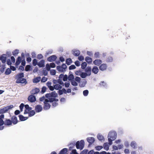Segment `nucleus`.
Segmentation results:
<instances>
[{
  "label": "nucleus",
  "mask_w": 154,
  "mask_h": 154,
  "mask_svg": "<svg viewBox=\"0 0 154 154\" xmlns=\"http://www.w3.org/2000/svg\"><path fill=\"white\" fill-rule=\"evenodd\" d=\"M14 107L12 105H11L5 107L3 108H0V119H3L5 117L4 114L8 112L9 110L12 109Z\"/></svg>",
  "instance_id": "1"
},
{
  "label": "nucleus",
  "mask_w": 154,
  "mask_h": 154,
  "mask_svg": "<svg viewBox=\"0 0 154 154\" xmlns=\"http://www.w3.org/2000/svg\"><path fill=\"white\" fill-rule=\"evenodd\" d=\"M84 70L85 72H83L82 73L83 75H82V77L84 79H85L87 76H89L91 75L92 70L91 66H88L87 68Z\"/></svg>",
  "instance_id": "2"
},
{
  "label": "nucleus",
  "mask_w": 154,
  "mask_h": 154,
  "mask_svg": "<svg viewBox=\"0 0 154 154\" xmlns=\"http://www.w3.org/2000/svg\"><path fill=\"white\" fill-rule=\"evenodd\" d=\"M85 142L84 140H82L80 141H78L76 142V147L77 149L82 150L84 148Z\"/></svg>",
  "instance_id": "3"
},
{
  "label": "nucleus",
  "mask_w": 154,
  "mask_h": 154,
  "mask_svg": "<svg viewBox=\"0 0 154 154\" xmlns=\"http://www.w3.org/2000/svg\"><path fill=\"white\" fill-rule=\"evenodd\" d=\"M67 66L66 64L63 63L61 65H59L56 67V69L57 70L60 72H64L66 70Z\"/></svg>",
  "instance_id": "4"
},
{
  "label": "nucleus",
  "mask_w": 154,
  "mask_h": 154,
  "mask_svg": "<svg viewBox=\"0 0 154 154\" xmlns=\"http://www.w3.org/2000/svg\"><path fill=\"white\" fill-rule=\"evenodd\" d=\"M58 97V94L55 91H53L49 93H47L45 94V97L48 100H50L51 98L53 99V98H56Z\"/></svg>",
  "instance_id": "5"
},
{
  "label": "nucleus",
  "mask_w": 154,
  "mask_h": 154,
  "mask_svg": "<svg viewBox=\"0 0 154 154\" xmlns=\"http://www.w3.org/2000/svg\"><path fill=\"white\" fill-rule=\"evenodd\" d=\"M117 135V134L116 131H111L108 134V138L115 140L116 138Z\"/></svg>",
  "instance_id": "6"
},
{
  "label": "nucleus",
  "mask_w": 154,
  "mask_h": 154,
  "mask_svg": "<svg viewBox=\"0 0 154 154\" xmlns=\"http://www.w3.org/2000/svg\"><path fill=\"white\" fill-rule=\"evenodd\" d=\"M49 100H45L44 101L43 103L44 104L43 107V109L45 110H47L49 109L51 106V105L49 103Z\"/></svg>",
  "instance_id": "7"
},
{
  "label": "nucleus",
  "mask_w": 154,
  "mask_h": 154,
  "mask_svg": "<svg viewBox=\"0 0 154 154\" xmlns=\"http://www.w3.org/2000/svg\"><path fill=\"white\" fill-rule=\"evenodd\" d=\"M24 77V74L23 72H21L18 73L15 76V79L16 80V83L17 82L21 79Z\"/></svg>",
  "instance_id": "8"
},
{
  "label": "nucleus",
  "mask_w": 154,
  "mask_h": 154,
  "mask_svg": "<svg viewBox=\"0 0 154 154\" xmlns=\"http://www.w3.org/2000/svg\"><path fill=\"white\" fill-rule=\"evenodd\" d=\"M7 59V55L6 54H3L0 55V60L2 63H5Z\"/></svg>",
  "instance_id": "9"
},
{
  "label": "nucleus",
  "mask_w": 154,
  "mask_h": 154,
  "mask_svg": "<svg viewBox=\"0 0 154 154\" xmlns=\"http://www.w3.org/2000/svg\"><path fill=\"white\" fill-rule=\"evenodd\" d=\"M57 59V56L55 55H53L48 57L47 60L49 62H52L55 61Z\"/></svg>",
  "instance_id": "10"
},
{
  "label": "nucleus",
  "mask_w": 154,
  "mask_h": 154,
  "mask_svg": "<svg viewBox=\"0 0 154 154\" xmlns=\"http://www.w3.org/2000/svg\"><path fill=\"white\" fill-rule=\"evenodd\" d=\"M28 100L31 103H33L36 100V97L34 95H31L28 97Z\"/></svg>",
  "instance_id": "11"
},
{
  "label": "nucleus",
  "mask_w": 154,
  "mask_h": 154,
  "mask_svg": "<svg viewBox=\"0 0 154 154\" xmlns=\"http://www.w3.org/2000/svg\"><path fill=\"white\" fill-rule=\"evenodd\" d=\"M87 142L89 143V144L88 146L89 145H91L95 141V138L93 137H88L87 138Z\"/></svg>",
  "instance_id": "12"
},
{
  "label": "nucleus",
  "mask_w": 154,
  "mask_h": 154,
  "mask_svg": "<svg viewBox=\"0 0 154 154\" xmlns=\"http://www.w3.org/2000/svg\"><path fill=\"white\" fill-rule=\"evenodd\" d=\"M4 121V125L5 126H10L12 125V121L9 119H5Z\"/></svg>",
  "instance_id": "13"
},
{
  "label": "nucleus",
  "mask_w": 154,
  "mask_h": 154,
  "mask_svg": "<svg viewBox=\"0 0 154 154\" xmlns=\"http://www.w3.org/2000/svg\"><path fill=\"white\" fill-rule=\"evenodd\" d=\"M59 78L62 79L64 82L66 81L67 79H68V76L66 74L64 75L63 74H61L59 75Z\"/></svg>",
  "instance_id": "14"
},
{
  "label": "nucleus",
  "mask_w": 154,
  "mask_h": 154,
  "mask_svg": "<svg viewBox=\"0 0 154 154\" xmlns=\"http://www.w3.org/2000/svg\"><path fill=\"white\" fill-rule=\"evenodd\" d=\"M102 62V60L99 59H96L93 61V63L97 66H99Z\"/></svg>",
  "instance_id": "15"
},
{
  "label": "nucleus",
  "mask_w": 154,
  "mask_h": 154,
  "mask_svg": "<svg viewBox=\"0 0 154 154\" xmlns=\"http://www.w3.org/2000/svg\"><path fill=\"white\" fill-rule=\"evenodd\" d=\"M85 62L89 64H91L92 63L93 61V60L92 58L89 56H86L85 59Z\"/></svg>",
  "instance_id": "16"
},
{
  "label": "nucleus",
  "mask_w": 154,
  "mask_h": 154,
  "mask_svg": "<svg viewBox=\"0 0 154 154\" xmlns=\"http://www.w3.org/2000/svg\"><path fill=\"white\" fill-rule=\"evenodd\" d=\"M91 69V72L95 74H97L99 71V69L97 66H93Z\"/></svg>",
  "instance_id": "17"
},
{
  "label": "nucleus",
  "mask_w": 154,
  "mask_h": 154,
  "mask_svg": "<svg viewBox=\"0 0 154 154\" xmlns=\"http://www.w3.org/2000/svg\"><path fill=\"white\" fill-rule=\"evenodd\" d=\"M40 91V90L38 88H35L32 89L30 92L32 94H36Z\"/></svg>",
  "instance_id": "18"
},
{
  "label": "nucleus",
  "mask_w": 154,
  "mask_h": 154,
  "mask_svg": "<svg viewBox=\"0 0 154 154\" xmlns=\"http://www.w3.org/2000/svg\"><path fill=\"white\" fill-rule=\"evenodd\" d=\"M11 120L12 121V124L13 123L14 125L16 124L18 122L17 118L15 116H13Z\"/></svg>",
  "instance_id": "19"
},
{
  "label": "nucleus",
  "mask_w": 154,
  "mask_h": 154,
  "mask_svg": "<svg viewBox=\"0 0 154 154\" xmlns=\"http://www.w3.org/2000/svg\"><path fill=\"white\" fill-rule=\"evenodd\" d=\"M35 109L37 112H39L42 110V106L40 105H36L35 107Z\"/></svg>",
  "instance_id": "20"
},
{
  "label": "nucleus",
  "mask_w": 154,
  "mask_h": 154,
  "mask_svg": "<svg viewBox=\"0 0 154 154\" xmlns=\"http://www.w3.org/2000/svg\"><path fill=\"white\" fill-rule=\"evenodd\" d=\"M107 67L106 64V63H103L101 64L99 67V69L102 71L105 70Z\"/></svg>",
  "instance_id": "21"
},
{
  "label": "nucleus",
  "mask_w": 154,
  "mask_h": 154,
  "mask_svg": "<svg viewBox=\"0 0 154 154\" xmlns=\"http://www.w3.org/2000/svg\"><path fill=\"white\" fill-rule=\"evenodd\" d=\"M110 146L109 143L106 142L104 143L103 145V148L106 151H108L109 149V147Z\"/></svg>",
  "instance_id": "22"
},
{
  "label": "nucleus",
  "mask_w": 154,
  "mask_h": 154,
  "mask_svg": "<svg viewBox=\"0 0 154 154\" xmlns=\"http://www.w3.org/2000/svg\"><path fill=\"white\" fill-rule=\"evenodd\" d=\"M45 61L44 60H41L38 63V66L39 68H42L45 66Z\"/></svg>",
  "instance_id": "23"
},
{
  "label": "nucleus",
  "mask_w": 154,
  "mask_h": 154,
  "mask_svg": "<svg viewBox=\"0 0 154 154\" xmlns=\"http://www.w3.org/2000/svg\"><path fill=\"white\" fill-rule=\"evenodd\" d=\"M16 83L24 84L25 85H26L27 84V82L26 79L23 78L21 79L19 81Z\"/></svg>",
  "instance_id": "24"
},
{
  "label": "nucleus",
  "mask_w": 154,
  "mask_h": 154,
  "mask_svg": "<svg viewBox=\"0 0 154 154\" xmlns=\"http://www.w3.org/2000/svg\"><path fill=\"white\" fill-rule=\"evenodd\" d=\"M83 72L82 69H79L75 72V73L76 75L80 76V77L82 79H84L82 77V75H83L82 73Z\"/></svg>",
  "instance_id": "25"
},
{
  "label": "nucleus",
  "mask_w": 154,
  "mask_h": 154,
  "mask_svg": "<svg viewBox=\"0 0 154 154\" xmlns=\"http://www.w3.org/2000/svg\"><path fill=\"white\" fill-rule=\"evenodd\" d=\"M32 66L31 65H27L25 66V70L26 72H29L32 71Z\"/></svg>",
  "instance_id": "26"
},
{
  "label": "nucleus",
  "mask_w": 154,
  "mask_h": 154,
  "mask_svg": "<svg viewBox=\"0 0 154 154\" xmlns=\"http://www.w3.org/2000/svg\"><path fill=\"white\" fill-rule=\"evenodd\" d=\"M72 53L76 57H78L79 56L80 54V52L79 50H74L72 51Z\"/></svg>",
  "instance_id": "27"
},
{
  "label": "nucleus",
  "mask_w": 154,
  "mask_h": 154,
  "mask_svg": "<svg viewBox=\"0 0 154 154\" xmlns=\"http://www.w3.org/2000/svg\"><path fill=\"white\" fill-rule=\"evenodd\" d=\"M19 118V120L20 121H23L27 120L28 117H25L22 115H19L18 116Z\"/></svg>",
  "instance_id": "28"
},
{
  "label": "nucleus",
  "mask_w": 154,
  "mask_h": 154,
  "mask_svg": "<svg viewBox=\"0 0 154 154\" xmlns=\"http://www.w3.org/2000/svg\"><path fill=\"white\" fill-rule=\"evenodd\" d=\"M80 83L79 84V86L81 87H85L87 84V81L86 79H85L81 81Z\"/></svg>",
  "instance_id": "29"
},
{
  "label": "nucleus",
  "mask_w": 154,
  "mask_h": 154,
  "mask_svg": "<svg viewBox=\"0 0 154 154\" xmlns=\"http://www.w3.org/2000/svg\"><path fill=\"white\" fill-rule=\"evenodd\" d=\"M97 138L100 141L102 142L104 141L105 140V138L104 137L100 134H98L97 136Z\"/></svg>",
  "instance_id": "30"
},
{
  "label": "nucleus",
  "mask_w": 154,
  "mask_h": 154,
  "mask_svg": "<svg viewBox=\"0 0 154 154\" xmlns=\"http://www.w3.org/2000/svg\"><path fill=\"white\" fill-rule=\"evenodd\" d=\"M87 64L85 62H82L81 64V69L83 70H84L87 68Z\"/></svg>",
  "instance_id": "31"
},
{
  "label": "nucleus",
  "mask_w": 154,
  "mask_h": 154,
  "mask_svg": "<svg viewBox=\"0 0 154 154\" xmlns=\"http://www.w3.org/2000/svg\"><path fill=\"white\" fill-rule=\"evenodd\" d=\"M41 79L40 76H37L33 79L32 82L33 83H38L40 81Z\"/></svg>",
  "instance_id": "32"
},
{
  "label": "nucleus",
  "mask_w": 154,
  "mask_h": 154,
  "mask_svg": "<svg viewBox=\"0 0 154 154\" xmlns=\"http://www.w3.org/2000/svg\"><path fill=\"white\" fill-rule=\"evenodd\" d=\"M68 80L69 81L74 79V77L72 72L70 71L68 76Z\"/></svg>",
  "instance_id": "33"
},
{
  "label": "nucleus",
  "mask_w": 154,
  "mask_h": 154,
  "mask_svg": "<svg viewBox=\"0 0 154 154\" xmlns=\"http://www.w3.org/2000/svg\"><path fill=\"white\" fill-rule=\"evenodd\" d=\"M68 150L67 148H64L61 149L59 153L58 154H66Z\"/></svg>",
  "instance_id": "34"
},
{
  "label": "nucleus",
  "mask_w": 154,
  "mask_h": 154,
  "mask_svg": "<svg viewBox=\"0 0 154 154\" xmlns=\"http://www.w3.org/2000/svg\"><path fill=\"white\" fill-rule=\"evenodd\" d=\"M4 125V120L3 119H0V130H2L4 128V126H3Z\"/></svg>",
  "instance_id": "35"
},
{
  "label": "nucleus",
  "mask_w": 154,
  "mask_h": 154,
  "mask_svg": "<svg viewBox=\"0 0 154 154\" xmlns=\"http://www.w3.org/2000/svg\"><path fill=\"white\" fill-rule=\"evenodd\" d=\"M22 60L21 57L20 56L18 57L16 59V64L18 65L21 63Z\"/></svg>",
  "instance_id": "36"
},
{
  "label": "nucleus",
  "mask_w": 154,
  "mask_h": 154,
  "mask_svg": "<svg viewBox=\"0 0 154 154\" xmlns=\"http://www.w3.org/2000/svg\"><path fill=\"white\" fill-rule=\"evenodd\" d=\"M54 87L55 89L57 90H59L62 88V86L58 84L54 85Z\"/></svg>",
  "instance_id": "37"
},
{
  "label": "nucleus",
  "mask_w": 154,
  "mask_h": 154,
  "mask_svg": "<svg viewBox=\"0 0 154 154\" xmlns=\"http://www.w3.org/2000/svg\"><path fill=\"white\" fill-rule=\"evenodd\" d=\"M72 60L71 58H67L66 60V64L68 65H70L72 63Z\"/></svg>",
  "instance_id": "38"
},
{
  "label": "nucleus",
  "mask_w": 154,
  "mask_h": 154,
  "mask_svg": "<svg viewBox=\"0 0 154 154\" xmlns=\"http://www.w3.org/2000/svg\"><path fill=\"white\" fill-rule=\"evenodd\" d=\"M5 63H3L1 65V68L0 69V71L2 73H3L5 71V69L6 68Z\"/></svg>",
  "instance_id": "39"
},
{
  "label": "nucleus",
  "mask_w": 154,
  "mask_h": 154,
  "mask_svg": "<svg viewBox=\"0 0 154 154\" xmlns=\"http://www.w3.org/2000/svg\"><path fill=\"white\" fill-rule=\"evenodd\" d=\"M11 72V70L10 68H7L5 72V75H8L10 74Z\"/></svg>",
  "instance_id": "40"
},
{
  "label": "nucleus",
  "mask_w": 154,
  "mask_h": 154,
  "mask_svg": "<svg viewBox=\"0 0 154 154\" xmlns=\"http://www.w3.org/2000/svg\"><path fill=\"white\" fill-rule=\"evenodd\" d=\"M35 114V111L34 110H32L30 111L29 113L28 114L29 117H31L34 116Z\"/></svg>",
  "instance_id": "41"
},
{
  "label": "nucleus",
  "mask_w": 154,
  "mask_h": 154,
  "mask_svg": "<svg viewBox=\"0 0 154 154\" xmlns=\"http://www.w3.org/2000/svg\"><path fill=\"white\" fill-rule=\"evenodd\" d=\"M71 85L74 86H76L78 85V83L74 79L70 81Z\"/></svg>",
  "instance_id": "42"
},
{
  "label": "nucleus",
  "mask_w": 154,
  "mask_h": 154,
  "mask_svg": "<svg viewBox=\"0 0 154 154\" xmlns=\"http://www.w3.org/2000/svg\"><path fill=\"white\" fill-rule=\"evenodd\" d=\"M61 78H59L58 79V84L61 86H64V82H63Z\"/></svg>",
  "instance_id": "43"
},
{
  "label": "nucleus",
  "mask_w": 154,
  "mask_h": 154,
  "mask_svg": "<svg viewBox=\"0 0 154 154\" xmlns=\"http://www.w3.org/2000/svg\"><path fill=\"white\" fill-rule=\"evenodd\" d=\"M136 143L135 141H132L130 144L131 147L134 149L136 148Z\"/></svg>",
  "instance_id": "44"
},
{
  "label": "nucleus",
  "mask_w": 154,
  "mask_h": 154,
  "mask_svg": "<svg viewBox=\"0 0 154 154\" xmlns=\"http://www.w3.org/2000/svg\"><path fill=\"white\" fill-rule=\"evenodd\" d=\"M47 90V88L45 86H43L42 87L41 89V91H40V93L42 94H43Z\"/></svg>",
  "instance_id": "45"
},
{
  "label": "nucleus",
  "mask_w": 154,
  "mask_h": 154,
  "mask_svg": "<svg viewBox=\"0 0 154 154\" xmlns=\"http://www.w3.org/2000/svg\"><path fill=\"white\" fill-rule=\"evenodd\" d=\"M100 86L104 87L105 88H107V85L106 83L104 81H103L101 82L100 83Z\"/></svg>",
  "instance_id": "46"
},
{
  "label": "nucleus",
  "mask_w": 154,
  "mask_h": 154,
  "mask_svg": "<svg viewBox=\"0 0 154 154\" xmlns=\"http://www.w3.org/2000/svg\"><path fill=\"white\" fill-rule=\"evenodd\" d=\"M50 74L52 75H55L56 71L55 69H52L50 70Z\"/></svg>",
  "instance_id": "47"
},
{
  "label": "nucleus",
  "mask_w": 154,
  "mask_h": 154,
  "mask_svg": "<svg viewBox=\"0 0 154 154\" xmlns=\"http://www.w3.org/2000/svg\"><path fill=\"white\" fill-rule=\"evenodd\" d=\"M32 63L34 66H35L38 63L37 60L36 59H33L32 60Z\"/></svg>",
  "instance_id": "48"
},
{
  "label": "nucleus",
  "mask_w": 154,
  "mask_h": 154,
  "mask_svg": "<svg viewBox=\"0 0 154 154\" xmlns=\"http://www.w3.org/2000/svg\"><path fill=\"white\" fill-rule=\"evenodd\" d=\"M32 109V108L25 109L24 110V114H29L30 111Z\"/></svg>",
  "instance_id": "49"
},
{
  "label": "nucleus",
  "mask_w": 154,
  "mask_h": 154,
  "mask_svg": "<svg viewBox=\"0 0 154 154\" xmlns=\"http://www.w3.org/2000/svg\"><path fill=\"white\" fill-rule=\"evenodd\" d=\"M103 148V146H102L98 145L96 146L95 148V149L97 151H100Z\"/></svg>",
  "instance_id": "50"
},
{
  "label": "nucleus",
  "mask_w": 154,
  "mask_h": 154,
  "mask_svg": "<svg viewBox=\"0 0 154 154\" xmlns=\"http://www.w3.org/2000/svg\"><path fill=\"white\" fill-rule=\"evenodd\" d=\"M113 58L112 57L109 56L107 59L106 61L107 62H112L113 61Z\"/></svg>",
  "instance_id": "51"
},
{
  "label": "nucleus",
  "mask_w": 154,
  "mask_h": 154,
  "mask_svg": "<svg viewBox=\"0 0 154 154\" xmlns=\"http://www.w3.org/2000/svg\"><path fill=\"white\" fill-rule=\"evenodd\" d=\"M19 50L16 49L12 52V54L14 56H16L19 53Z\"/></svg>",
  "instance_id": "52"
},
{
  "label": "nucleus",
  "mask_w": 154,
  "mask_h": 154,
  "mask_svg": "<svg viewBox=\"0 0 154 154\" xmlns=\"http://www.w3.org/2000/svg\"><path fill=\"white\" fill-rule=\"evenodd\" d=\"M51 67L50 64L48 63H47L46 64V67L44 69L48 71H49L51 69Z\"/></svg>",
  "instance_id": "53"
},
{
  "label": "nucleus",
  "mask_w": 154,
  "mask_h": 154,
  "mask_svg": "<svg viewBox=\"0 0 154 154\" xmlns=\"http://www.w3.org/2000/svg\"><path fill=\"white\" fill-rule=\"evenodd\" d=\"M89 93V91L88 90H84L83 92V95L84 96H87Z\"/></svg>",
  "instance_id": "54"
},
{
  "label": "nucleus",
  "mask_w": 154,
  "mask_h": 154,
  "mask_svg": "<svg viewBox=\"0 0 154 154\" xmlns=\"http://www.w3.org/2000/svg\"><path fill=\"white\" fill-rule=\"evenodd\" d=\"M74 80L77 82L78 83L80 82L81 81V79L80 77L78 76H75V78H74Z\"/></svg>",
  "instance_id": "55"
},
{
  "label": "nucleus",
  "mask_w": 154,
  "mask_h": 154,
  "mask_svg": "<svg viewBox=\"0 0 154 154\" xmlns=\"http://www.w3.org/2000/svg\"><path fill=\"white\" fill-rule=\"evenodd\" d=\"M59 101V100L58 99L56 98H53V99L51 98L50 100H49L50 102H57V101Z\"/></svg>",
  "instance_id": "56"
},
{
  "label": "nucleus",
  "mask_w": 154,
  "mask_h": 154,
  "mask_svg": "<svg viewBox=\"0 0 154 154\" xmlns=\"http://www.w3.org/2000/svg\"><path fill=\"white\" fill-rule=\"evenodd\" d=\"M48 71H49L44 68L42 70V72L44 75L45 76H47L48 75Z\"/></svg>",
  "instance_id": "57"
},
{
  "label": "nucleus",
  "mask_w": 154,
  "mask_h": 154,
  "mask_svg": "<svg viewBox=\"0 0 154 154\" xmlns=\"http://www.w3.org/2000/svg\"><path fill=\"white\" fill-rule=\"evenodd\" d=\"M100 53L99 52H96L94 54V57L95 58H99Z\"/></svg>",
  "instance_id": "58"
},
{
  "label": "nucleus",
  "mask_w": 154,
  "mask_h": 154,
  "mask_svg": "<svg viewBox=\"0 0 154 154\" xmlns=\"http://www.w3.org/2000/svg\"><path fill=\"white\" fill-rule=\"evenodd\" d=\"M6 62L8 66H11L12 64V62L10 59H7Z\"/></svg>",
  "instance_id": "59"
},
{
  "label": "nucleus",
  "mask_w": 154,
  "mask_h": 154,
  "mask_svg": "<svg viewBox=\"0 0 154 154\" xmlns=\"http://www.w3.org/2000/svg\"><path fill=\"white\" fill-rule=\"evenodd\" d=\"M25 105L23 103H21L19 106L21 112H22Z\"/></svg>",
  "instance_id": "60"
},
{
  "label": "nucleus",
  "mask_w": 154,
  "mask_h": 154,
  "mask_svg": "<svg viewBox=\"0 0 154 154\" xmlns=\"http://www.w3.org/2000/svg\"><path fill=\"white\" fill-rule=\"evenodd\" d=\"M48 78L45 76L43 77L41 81V82L44 83L46 82L48 80Z\"/></svg>",
  "instance_id": "61"
},
{
  "label": "nucleus",
  "mask_w": 154,
  "mask_h": 154,
  "mask_svg": "<svg viewBox=\"0 0 154 154\" xmlns=\"http://www.w3.org/2000/svg\"><path fill=\"white\" fill-rule=\"evenodd\" d=\"M76 66L74 65H71L69 67V70L74 69L76 68Z\"/></svg>",
  "instance_id": "62"
},
{
  "label": "nucleus",
  "mask_w": 154,
  "mask_h": 154,
  "mask_svg": "<svg viewBox=\"0 0 154 154\" xmlns=\"http://www.w3.org/2000/svg\"><path fill=\"white\" fill-rule=\"evenodd\" d=\"M88 149H85L81 152L80 154H88Z\"/></svg>",
  "instance_id": "63"
},
{
  "label": "nucleus",
  "mask_w": 154,
  "mask_h": 154,
  "mask_svg": "<svg viewBox=\"0 0 154 154\" xmlns=\"http://www.w3.org/2000/svg\"><path fill=\"white\" fill-rule=\"evenodd\" d=\"M78 57V60L80 61H83L85 59L84 57L82 55L79 56Z\"/></svg>",
  "instance_id": "64"
}]
</instances>
